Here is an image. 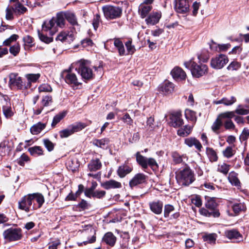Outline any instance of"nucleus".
<instances>
[{
	"instance_id": "1",
	"label": "nucleus",
	"mask_w": 249,
	"mask_h": 249,
	"mask_svg": "<svg viewBox=\"0 0 249 249\" xmlns=\"http://www.w3.org/2000/svg\"><path fill=\"white\" fill-rule=\"evenodd\" d=\"M73 67H75L76 71L79 73L84 81H89L93 79L94 74L92 70V67L88 60L81 59L72 64ZM95 70L101 69V68L93 67Z\"/></svg>"
},
{
	"instance_id": "2",
	"label": "nucleus",
	"mask_w": 249,
	"mask_h": 249,
	"mask_svg": "<svg viewBox=\"0 0 249 249\" xmlns=\"http://www.w3.org/2000/svg\"><path fill=\"white\" fill-rule=\"evenodd\" d=\"M65 13L61 12L58 13L56 17H53L49 21H46L42 25L43 30L46 31H50V34L53 35L56 33L57 28H63L65 25Z\"/></svg>"
},
{
	"instance_id": "3",
	"label": "nucleus",
	"mask_w": 249,
	"mask_h": 249,
	"mask_svg": "<svg viewBox=\"0 0 249 249\" xmlns=\"http://www.w3.org/2000/svg\"><path fill=\"white\" fill-rule=\"evenodd\" d=\"M176 179L180 185L188 186L195 180L196 178L194 171L186 167L177 173Z\"/></svg>"
},
{
	"instance_id": "4",
	"label": "nucleus",
	"mask_w": 249,
	"mask_h": 249,
	"mask_svg": "<svg viewBox=\"0 0 249 249\" xmlns=\"http://www.w3.org/2000/svg\"><path fill=\"white\" fill-rule=\"evenodd\" d=\"M186 68L190 69L193 77L199 78L205 74L208 71V67L206 65H198L193 59L185 62L184 64Z\"/></svg>"
},
{
	"instance_id": "5",
	"label": "nucleus",
	"mask_w": 249,
	"mask_h": 249,
	"mask_svg": "<svg viewBox=\"0 0 249 249\" xmlns=\"http://www.w3.org/2000/svg\"><path fill=\"white\" fill-rule=\"evenodd\" d=\"M104 16L107 19H114L121 17L122 9L119 6L106 5L103 7Z\"/></svg>"
},
{
	"instance_id": "6",
	"label": "nucleus",
	"mask_w": 249,
	"mask_h": 249,
	"mask_svg": "<svg viewBox=\"0 0 249 249\" xmlns=\"http://www.w3.org/2000/svg\"><path fill=\"white\" fill-rule=\"evenodd\" d=\"M86 127V125L82 123L78 122L70 125L68 127L59 131V135L61 138H65L71 135L75 132H78Z\"/></svg>"
},
{
	"instance_id": "7",
	"label": "nucleus",
	"mask_w": 249,
	"mask_h": 249,
	"mask_svg": "<svg viewBox=\"0 0 249 249\" xmlns=\"http://www.w3.org/2000/svg\"><path fill=\"white\" fill-rule=\"evenodd\" d=\"M136 161L138 164L143 169L147 168L148 166L151 168L154 167H157L158 164L156 160L152 158H147L140 154L139 152H137L136 154Z\"/></svg>"
},
{
	"instance_id": "8",
	"label": "nucleus",
	"mask_w": 249,
	"mask_h": 249,
	"mask_svg": "<svg viewBox=\"0 0 249 249\" xmlns=\"http://www.w3.org/2000/svg\"><path fill=\"white\" fill-rule=\"evenodd\" d=\"M228 61V58L226 55L220 54L211 59L210 65L213 69H221Z\"/></svg>"
},
{
	"instance_id": "9",
	"label": "nucleus",
	"mask_w": 249,
	"mask_h": 249,
	"mask_svg": "<svg viewBox=\"0 0 249 249\" xmlns=\"http://www.w3.org/2000/svg\"><path fill=\"white\" fill-rule=\"evenodd\" d=\"M9 85L11 88H16L18 89H22L24 86L22 78L18 73H12L9 75Z\"/></svg>"
},
{
	"instance_id": "10",
	"label": "nucleus",
	"mask_w": 249,
	"mask_h": 249,
	"mask_svg": "<svg viewBox=\"0 0 249 249\" xmlns=\"http://www.w3.org/2000/svg\"><path fill=\"white\" fill-rule=\"evenodd\" d=\"M3 235L5 239L9 241L18 240L22 237L20 229H8L4 231Z\"/></svg>"
},
{
	"instance_id": "11",
	"label": "nucleus",
	"mask_w": 249,
	"mask_h": 249,
	"mask_svg": "<svg viewBox=\"0 0 249 249\" xmlns=\"http://www.w3.org/2000/svg\"><path fill=\"white\" fill-rule=\"evenodd\" d=\"M33 196H32V194H29L27 196H25L21 199V201L18 202L19 208L24 210L26 212H29L30 210L36 209V208L34 206H33L32 209H31L32 200H33Z\"/></svg>"
},
{
	"instance_id": "12",
	"label": "nucleus",
	"mask_w": 249,
	"mask_h": 249,
	"mask_svg": "<svg viewBox=\"0 0 249 249\" xmlns=\"http://www.w3.org/2000/svg\"><path fill=\"white\" fill-rule=\"evenodd\" d=\"M175 9L177 12L185 14L189 12L190 5L187 0H175Z\"/></svg>"
},
{
	"instance_id": "13",
	"label": "nucleus",
	"mask_w": 249,
	"mask_h": 249,
	"mask_svg": "<svg viewBox=\"0 0 249 249\" xmlns=\"http://www.w3.org/2000/svg\"><path fill=\"white\" fill-rule=\"evenodd\" d=\"M170 119V124L174 127H179L183 124L182 115L180 112H176L171 114Z\"/></svg>"
},
{
	"instance_id": "14",
	"label": "nucleus",
	"mask_w": 249,
	"mask_h": 249,
	"mask_svg": "<svg viewBox=\"0 0 249 249\" xmlns=\"http://www.w3.org/2000/svg\"><path fill=\"white\" fill-rule=\"evenodd\" d=\"M225 235L233 242H239L243 240V236L239 232L235 229L227 230L225 231Z\"/></svg>"
},
{
	"instance_id": "15",
	"label": "nucleus",
	"mask_w": 249,
	"mask_h": 249,
	"mask_svg": "<svg viewBox=\"0 0 249 249\" xmlns=\"http://www.w3.org/2000/svg\"><path fill=\"white\" fill-rule=\"evenodd\" d=\"M74 35L70 32H61L57 36L56 40H59L62 42L70 43L74 39Z\"/></svg>"
},
{
	"instance_id": "16",
	"label": "nucleus",
	"mask_w": 249,
	"mask_h": 249,
	"mask_svg": "<svg viewBox=\"0 0 249 249\" xmlns=\"http://www.w3.org/2000/svg\"><path fill=\"white\" fill-rule=\"evenodd\" d=\"M149 206L150 210L156 214H160L162 213L163 203L160 200L150 202Z\"/></svg>"
},
{
	"instance_id": "17",
	"label": "nucleus",
	"mask_w": 249,
	"mask_h": 249,
	"mask_svg": "<svg viewBox=\"0 0 249 249\" xmlns=\"http://www.w3.org/2000/svg\"><path fill=\"white\" fill-rule=\"evenodd\" d=\"M53 100L52 96L48 95L43 96L41 100V106L40 107L34 108L33 109L34 113L36 115L40 114L43 108V107L50 106Z\"/></svg>"
},
{
	"instance_id": "18",
	"label": "nucleus",
	"mask_w": 249,
	"mask_h": 249,
	"mask_svg": "<svg viewBox=\"0 0 249 249\" xmlns=\"http://www.w3.org/2000/svg\"><path fill=\"white\" fill-rule=\"evenodd\" d=\"M146 176L142 173L137 174L129 181V186L132 188L144 183L146 181Z\"/></svg>"
},
{
	"instance_id": "19",
	"label": "nucleus",
	"mask_w": 249,
	"mask_h": 249,
	"mask_svg": "<svg viewBox=\"0 0 249 249\" xmlns=\"http://www.w3.org/2000/svg\"><path fill=\"white\" fill-rule=\"evenodd\" d=\"M161 17V13L160 11L153 12L146 18L145 21L147 24L155 25L159 22Z\"/></svg>"
},
{
	"instance_id": "20",
	"label": "nucleus",
	"mask_w": 249,
	"mask_h": 249,
	"mask_svg": "<svg viewBox=\"0 0 249 249\" xmlns=\"http://www.w3.org/2000/svg\"><path fill=\"white\" fill-rule=\"evenodd\" d=\"M159 91L163 94L168 95L171 93L174 89V84L170 82H165L159 87Z\"/></svg>"
},
{
	"instance_id": "21",
	"label": "nucleus",
	"mask_w": 249,
	"mask_h": 249,
	"mask_svg": "<svg viewBox=\"0 0 249 249\" xmlns=\"http://www.w3.org/2000/svg\"><path fill=\"white\" fill-rule=\"evenodd\" d=\"M173 77L177 80H184L185 79L186 74L185 71L180 68L176 67L171 71Z\"/></svg>"
},
{
	"instance_id": "22",
	"label": "nucleus",
	"mask_w": 249,
	"mask_h": 249,
	"mask_svg": "<svg viewBox=\"0 0 249 249\" xmlns=\"http://www.w3.org/2000/svg\"><path fill=\"white\" fill-rule=\"evenodd\" d=\"M102 240L107 245L113 247L116 243L117 238L111 232H107L105 234Z\"/></svg>"
},
{
	"instance_id": "23",
	"label": "nucleus",
	"mask_w": 249,
	"mask_h": 249,
	"mask_svg": "<svg viewBox=\"0 0 249 249\" xmlns=\"http://www.w3.org/2000/svg\"><path fill=\"white\" fill-rule=\"evenodd\" d=\"M65 79L66 83L69 84H73L75 86L81 84V83L78 81L76 74L71 71L67 72Z\"/></svg>"
},
{
	"instance_id": "24",
	"label": "nucleus",
	"mask_w": 249,
	"mask_h": 249,
	"mask_svg": "<svg viewBox=\"0 0 249 249\" xmlns=\"http://www.w3.org/2000/svg\"><path fill=\"white\" fill-rule=\"evenodd\" d=\"M102 186L106 190L120 188L122 187L121 183L115 180L111 179L102 184Z\"/></svg>"
},
{
	"instance_id": "25",
	"label": "nucleus",
	"mask_w": 249,
	"mask_h": 249,
	"mask_svg": "<svg viewBox=\"0 0 249 249\" xmlns=\"http://www.w3.org/2000/svg\"><path fill=\"white\" fill-rule=\"evenodd\" d=\"M84 232H85L86 234L90 233L91 235V237L90 239L84 242L85 244L87 243H92L95 241V230L90 225H85V229H84Z\"/></svg>"
},
{
	"instance_id": "26",
	"label": "nucleus",
	"mask_w": 249,
	"mask_h": 249,
	"mask_svg": "<svg viewBox=\"0 0 249 249\" xmlns=\"http://www.w3.org/2000/svg\"><path fill=\"white\" fill-rule=\"evenodd\" d=\"M102 163L99 159H92L88 164V169L90 172H95L100 169Z\"/></svg>"
},
{
	"instance_id": "27",
	"label": "nucleus",
	"mask_w": 249,
	"mask_h": 249,
	"mask_svg": "<svg viewBox=\"0 0 249 249\" xmlns=\"http://www.w3.org/2000/svg\"><path fill=\"white\" fill-rule=\"evenodd\" d=\"M185 143L189 147L195 146L198 150H200L202 145L200 142L196 139L193 137H190L185 139Z\"/></svg>"
},
{
	"instance_id": "28",
	"label": "nucleus",
	"mask_w": 249,
	"mask_h": 249,
	"mask_svg": "<svg viewBox=\"0 0 249 249\" xmlns=\"http://www.w3.org/2000/svg\"><path fill=\"white\" fill-rule=\"evenodd\" d=\"M132 170V168L127 165H123L119 166L117 170L118 175L120 178L124 177L127 174L130 173Z\"/></svg>"
},
{
	"instance_id": "29",
	"label": "nucleus",
	"mask_w": 249,
	"mask_h": 249,
	"mask_svg": "<svg viewBox=\"0 0 249 249\" xmlns=\"http://www.w3.org/2000/svg\"><path fill=\"white\" fill-rule=\"evenodd\" d=\"M152 6L141 4L139 8V12L142 18H144L152 9Z\"/></svg>"
},
{
	"instance_id": "30",
	"label": "nucleus",
	"mask_w": 249,
	"mask_h": 249,
	"mask_svg": "<svg viewBox=\"0 0 249 249\" xmlns=\"http://www.w3.org/2000/svg\"><path fill=\"white\" fill-rule=\"evenodd\" d=\"M205 242L211 244H214L217 238L216 233H205L202 236Z\"/></svg>"
},
{
	"instance_id": "31",
	"label": "nucleus",
	"mask_w": 249,
	"mask_h": 249,
	"mask_svg": "<svg viewBox=\"0 0 249 249\" xmlns=\"http://www.w3.org/2000/svg\"><path fill=\"white\" fill-rule=\"evenodd\" d=\"M2 111L4 115L6 118H9L14 115V112L11 107V104L9 102H6L5 105L2 107Z\"/></svg>"
},
{
	"instance_id": "32",
	"label": "nucleus",
	"mask_w": 249,
	"mask_h": 249,
	"mask_svg": "<svg viewBox=\"0 0 249 249\" xmlns=\"http://www.w3.org/2000/svg\"><path fill=\"white\" fill-rule=\"evenodd\" d=\"M192 130V126L188 125H185L183 127L180 128L178 130V134L181 137H186L191 133Z\"/></svg>"
},
{
	"instance_id": "33",
	"label": "nucleus",
	"mask_w": 249,
	"mask_h": 249,
	"mask_svg": "<svg viewBox=\"0 0 249 249\" xmlns=\"http://www.w3.org/2000/svg\"><path fill=\"white\" fill-rule=\"evenodd\" d=\"M45 126V124L38 123L31 127L30 128V131L32 134L37 135L39 134L43 129H44Z\"/></svg>"
},
{
	"instance_id": "34",
	"label": "nucleus",
	"mask_w": 249,
	"mask_h": 249,
	"mask_svg": "<svg viewBox=\"0 0 249 249\" xmlns=\"http://www.w3.org/2000/svg\"><path fill=\"white\" fill-rule=\"evenodd\" d=\"M223 125V121L218 116L215 121L213 124L211 128L213 132L218 134L219 133V130Z\"/></svg>"
},
{
	"instance_id": "35",
	"label": "nucleus",
	"mask_w": 249,
	"mask_h": 249,
	"mask_svg": "<svg viewBox=\"0 0 249 249\" xmlns=\"http://www.w3.org/2000/svg\"><path fill=\"white\" fill-rule=\"evenodd\" d=\"M235 113L241 115H245L249 114V105L244 107L242 105H239L235 110Z\"/></svg>"
},
{
	"instance_id": "36",
	"label": "nucleus",
	"mask_w": 249,
	"mask_h": 249,
	"mask_svg": "<svg viewBox=\"0 0 249 249\" xmlns=\"http://www.w3.org/2000/svg\"><path fill=\"white\" fill-rule=\"evenodd\" d=\"M199 212L201 214L208 217L213 216L214 217H217L220 215L219 212L217 211H212L211 212H209L208 210L205 208L201 209L199 210Z\"/></svg>"
},
{
	"instance_id": "37",
	"label": "nucleus",
	"mask_w": 249,
	"mask_h": 249,
	"mask_svg": "<svg viewBox=\"0 0 249 249\" xmlns=\"http://www.w3.org/2000/svg\"><path fill=\"white\" fill-rule=\"evenodd\" d=\"M32 196H33V199H36L38 204L37 208H41L45 201L43 196L39 193H34Z\"/></svg>"
},
{
	"instance_id": "38",
	"label": "nucleus",
	"mask_w": 249,
	"mask_h": 249,
	"mask_svg": "<svg viewBox=\"0 0 249 249\" xmlns=\"http://www.w3.org/2000/svg\"><path fill=\"white\" fill-rule=\"evenodd\" d=\"M205 206L211 211H216L215 208L217 207V203L215 201V198L211 197L208 198L205 203Z\"/></svg>"
},
{
	"instance_id": "39",
	"label": "nucleus",
	"mask_w": 249,
	"mask_h": 249,
	"mask_svg": "<svg viewBox=\"0 0 249 249\" xmlns=\"http://www.w3.org/2000/svg\"><path fill=\"white\" fill-rule=\"evenodd\" d=\"M65 13L66 19L72 25H78L77 19L75 15L71 12H66Z\"/></svg>"
},
{
	"instance_id": "40",
	"label": "nucleus",
	"mask_w": 249,
	"mask_h": 249,
	"mask_svg": "<svg viewBox=\"0 0 249 249\" xmlns=\"http://www.w3.org/2000/svg\"><path fill=\"white\" fill-rule=\"evenodd\" d=\"M109 142V140L107 138L102 139L101 140L95 139L92 141V143L95 146L101 148H104L105 146L108 144Z\"/></svg>"
},
{
	"instance_id": "41",
	"label": "nucleus",
	"mask_w": 249,
	"mask_h": 249,
	"mask_svg": "<svg viewBox=\"0 0 249 249\" xmlns=\"http://www.w3.org/2000/svg\"><path fill=\"white\" fill-rule=\"evenodd\" d=\"M29 152L32 155L40 156L43 155L42 148L39 146H35L29 148Z\"/></svg>"
},
{
	"instance_id": "42",
	"label": "nucleus",
	"mask_w": 249,
	"mask_h": 249,
	"mask_svg": "<svg viewBox=\"0 0 249 249\" xmlns=\"http://www.w3.org/2000/svg\"><path fill=\"white\" fill-rule=\"evenodd\" d=\"M228 179L232 185L235 186H240V182L235 173H230L228 177Z\"/></svg>"
},
{
	"instance_id": "43",
	"label": "nucleus",
	"mask_w": 249,
	"mask_h": 249,
	"mask_svg": "<svg viewBox=\"0 0 249 249\" xmlns=\"http://www.w3.org/2000/svg\"><path fill=\"white\" fill-rule=\"evenodd\" d=\"M246 208L245 205L242 203H236L232 206V210L235 213L245 211Z\"/></svg>"
},
{
	"instance_id": "44",
	"label": "nucleus",
	"mask_w": 249,
	"mask_h": 249,
	"mask_svg": "<svg viewBox=\"0 0 249 249\" xmlns=\"http://www.w3.org/2000/svg\"><path fill=\"white\" fill-rule=\"evenodd\" d=\"M222 101L224 105L230 106L236 102V98L233 96L225 97L222 98Z\"/></svg>"
},
{
	"instance_id": "45",
	"label": "nucleus",
	"mask_w": 249,
	"mask_h": 249,
	"mask_svg": "<svg viewBox=\"0 0 249 249\" xmlns=\"http://www.w3.org/2000/svg\"><path fill=\"white\" fill-rule=\"evenodd\" d=\"M235 110L232 111H226L220 113L218 116L222 121L224 119H231L235 117Z\"/></svg>"
},
{
	"instance_id": "46",
	"label": "nucleus",
	"mask_w": 249,
	"mask_h": 249,
	"mask_svg": "<svg viewBox=\"0 0 249 249\" xmlns=\"http://www.w3.org/2000/svg\"><path fill=\"white\" fill-rule=\"evenodd\" d=\"M207 154L211 161H215L217 160V156L215 151L212 148H208L206 150Z\"/></svg>"
},
{
	"instance_id": "47",
	"label": "nucleus",
	"mask_w": 249,
	"mask_h": 249,
	"mask_svg": "<svg viewBox=\"0 0 249 249\" xmlns=\"http://www.w3.org/2000/svg\"><path fill=\"white\" fill-rule=\"evenodd\" d=\"M25 50L31 47L33 45V38L30 36H26L23 38Z\"/></svg>"
},
{
	"instance_id": "48",
	"label": "nucleus",
	"mask_w": 249,
	"mask_h": 249,
	"mask_svg": "<svg viewBox=\"0 0 249 249\" xmlns=\"http://www.w3.org/2000/svg\"><path fill=\"white\" fill-rule=\"evenodd\" d=\"M66 113L64 112H61L56 115L53 119L52 126L54 127L65 116Z\"/></svg>"
},
{
	"instance_id": "49",
	"label": "nucleus",
	"mask_w": 249,
	"mask_h": 249,
	"mask_svg": "<svg viewBox=\"0 0 249 249\" xmlns=\"http://www.w3.org/2000/svg\"><path fill=\"white\" fill-rule=\"evenodd\" d=\"M14 9L15 12L18 14H22L27 11V8L19 2L15 4Z\"/></svg>"
},
{
	"instance_id": "50",
	"label": "nucleus",
	"mask_w": 249,
	"mask_h": 249,
	"mask_svg": "<svg viewBox=\"0 0 249 249\" xmlns=\"http://www.w3.org/2000/svg\"><path fill=\"white\" fill-rule=\"evenodd\" d=\"M18 37L19 36L18 35L13 34L3 42V45L4 46H9L11 44V43L16 41L18 38Z\"/></svg>"
},
{
	"instance_id": "51",
	"label": "nucleus",
	"mask_w": 249,
	"mask_h": 249,
	"mask_svg": "<svg viewBox=\"0 0 249 249\" xmlns=\"http://www.w3.org/2000/svg\"><path fill=\"white\" fill-rule=\"evenodd\" d=\"M15 12L14 8L12 6H8L6 9L5 18L7 20H12L14 18L13 13Z\"/></svg>"
},
{
	"instance_id": "52",
	"label": "nucleus",
	"mask_w": 249,
	"mask_h": 249,
	"mask_svg": "<svg viewBox=\"0 0 249 249\" xmlns=\"http://www.w3.org/2000/svg\"><path fill=\"white\" fill-rule=\"evenodd\" d=\"M20 45L19 43H16L10 48L9 52L15 56L18 54L20 51Z\"/></svg>"
},
{
	"instance_id": "53",
	"label": "nucleus",
	"mask_w": 249,
	"mask_h": 249,
	"mask_svg": "<svg viewBox=\"0 0 249 249\" xmlns=\"http://www.w3.org/2000/svg\"><path fill=\"white\" fill-rule=\"evenodd\" d=\"M43 142L45 147L49 152H51L53 150L54 147V144L49 139H44L43 140Z\"/></svg>"
},
{
	"instance_id": "54",
	"label": "nucleus",
	"mask_w": 249,
	"mask_h": 249,
	"mask_svg": "<svg viewBox=\"0 0 249 249\" xmlns=\"http://www.w3.org/2000/svg\"><path fill=\"white\" fill-rule=\"evenodd\" d=\"M121 120L123 121V122L126 124L131 125L133 124V120L130 116L129 114L127 113H126L124 114L123 116L122 117Z\"/></svg>"
},
{
	"instance_id": "55",
	"label": "nucleus",
	"mask_w": 249,
	"mask_h": 249,
	"mask_svg": "<svg viewBox=\"0 0 249 249\" xmlns=\"http://www.w3.org/2000/svg\"><path fill=\"white\" fill-rule=\"evenodd\" d=\"M230 170V165L223 163L218 165V171L224 175L227 174Z\"/></svg>"
},
{
	"instance_id": "56",
	"label": "nucleus",
	"mask_w": 249,
	"mask_h": 249,
	"mask_svg": "<svg viewBox=\"0 0 249 249\" xmlns=\"http://www.w3.org/2000/svg\"><path fill=\"white\" fill-rule=\"evenodd\" d=\"M174 210V207L170 204H166L164 206V216L165 217H169L171 213Z\"/></svg>"
},
{
	"instance_id": "57",
	"label": "nucleus",
	"mask_w": 249,
	"mask_h": 249,
	"mask_svg": "<svg viewBox=\"0 0 249 249\" xmlns=\"http://www.w3.org/2000/svg\"><path fill=\"white\" fill-rule=\"evenodd\" d=\"M101 22V18L99 14H96L92 20V25L95 30H96L99 27Z\"/></svg>"
},
{
	"instance_id": "58",
	"label": "nucleus",
	"mask_w": 249,
	"mask_h": 249,
	"mask_svg": "<svg viewBox=\"0 0 249 249\" xmlns=\"http://www.w3.org/2000/svg\"><path fill=\"white\" fill-rule=\"evenodd\" d=\"M223 154L225 157L229 158L234 155V152L231 147L229 146L223 151Z\"/></svg>"
},
{
	"instance_id": "59",
	"label": "nucleus",
	"mask_w": 249,
	"mask_h": 249,
	"mask_svg": "<svg viewBox=\"0 0 249 249\" xmlns=\"http://www.w3.org/2000/svg\"><path fill=\"white\" fill-rule=\"evenodd\" d=\"M38 90L40 92H51L52 91V88L50 85L47 84H43L38 87Z\"/></svg>"
},
{
	"instance_id": "60",
	"label": "nucleus",
	"mask_w": 249,
	"mask_h": 249,
	"mask_svg": "<svg viewBox=\"0 0 249 249\" xmlns=\"http://www.w3.org/2000/svg\"><path fill=\"white\" fill-rule=\"evenodd\" d=\"M240 139L241 141H246L249 139V128H245L240 136Z\"/></svg>"
},
{
	"instance_id": "61",
	"label": "nucleus",
	"mask_w": 249,
	"mask_h": 249,
	"mask_svg": "<svg viewBox=\"0 0 249 249\" xmlns=\"http://www.w3.org/2000/svg\"><path fill=\"white\" fill-rule=\"evenodd\" d=\"M38 36L41 41L46 43H49L53 41V38L52 37H48L47 36L38 32Z\"/></svg>"
},
{
	"instance_id": "62",
	"label": "nucleus",
	"mask_w": 249,
	"mask_h": 249,
	"mask_svg": "<svg viewBox=\"0 0 249 249\" xmlns=\"http://www.w3.org/2000/svg\"><path fill=\"white\" fill-rule=\"evenodd\" d=\"M172 157L173 160L175 163L178 164L181 163L183 160V158H184L183 156H181L179 155L177 152H174L172 154Z\"/></svg>"
},
{
	"instance_id": "63",
	"label": "nucleus",
	"mask_w": 249,
	"mask_h": 249,
	"mask_svg": "<svg viewBox=\"0 0 249 249\" xmlns=\"http://www.w3.org/2000/svg\"><path fill=\"white\" fill-rule=\"evenodd\" d=\"M28 80L30 82H35L40 77V74H28L26 76Z\"/></svg>"
},
{
	"instance_id": "64",
	"label": "nucleus",
	"mask_w": 249,
	"mask_h": 249,
	"mask_svg": "<svg viewBox=\"0 0 249 249\" xmlns=\"http://www.w3.org/2000/svg\"><path fill=\"white\" fill-rule=\"evenodd\" d=\"M241 67L240 64L237 61L232 62L227 67L228 70L235 71L237 70Z\"/></svg>"
}]
</instances>
